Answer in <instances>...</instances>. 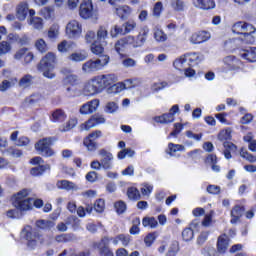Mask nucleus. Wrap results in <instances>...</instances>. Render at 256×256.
<instances>
[{"label": "nucleus", "instance_id": "1", "mask_svg": "<svg viewBox=\"0 0 256 256\" xmlns=\"http://www.w3.org/2000/svg\"><path fill=\"white\" fill-rule=\"evenodd\" d=\"M110 58L108 55H103L97 59H90L82 64V71L85 75H91L97 73V71H103L107 65H109Z\"/></svg>", "mask_w": 256, "mask_h": 256}, {"label": "nucleus", "instance_id": "2", "mask_svg": "<svg viewBox=\"0 0 256 256\" xmlns=\"http://www.w3.org/2000/svg\"><path fill=\"white\" fill-rule=\"evenodd\" d=\"M29 190L23 189L12 198V205L18 211H29L33 209V198H29Z\"/></svg>", "mask_w": 256, "mask_h": 256}, {"label": "nucleus", "instance_id": "3", "mask_svg": "<svg viewBox=\"0 0 256 256\" xmlns=\"http://www.w3.org/2000/svg\"><path fill=\"white\" fill-rule=\"evenodd\" d=\"M103 89L101 88V84H99V80L97 76H93L92 78L88 79L82 89L83 95L85 97H94V95H99Z\"/></svg>", "mask_w": 256, "mask_h": 256}, {"label": "nucleus", "instance_id": "4", "mask_svg": "<svg viewBox=\"0 0 256 256\" xmlns=\"http://www.w3.org/2000/svg\"><path fill=\"white\" fill-rule=\"evenodd\" d=\"M55 141V138L49 137V138H43L39 140L35 144V149L38 152L39 155H42V157H53L55 155V152H53V149H51V144Z\"/></svg>", "mask_w": 256, "mask_h": 256}, {"label": "nucleus", "instance_id": "5", "mask_svg": "<svg viewBox=\"0 0 256 256\" xmlns=\"http://www.w3.org/2000/svg\"><path fill=\"white\" fill-rule=\"evenodd\" d=\"M22 237L26 239L27 246L29 249H35L37 247V243L41 241V236L31 228V226H26L21 233Z\"/></svg>", "mask_w": 256, "mask_h": 256}, {"label": "nucleus", "instance_id": "6", "mask_svg": "<svg viewBox=\"0 0 256 256\" xmlns=\"http://www.w3.org/2000/svg\"><path fill=\"white\" fill-rule=\"evenodd\" d=\"M102 135L101 130H96L84 138L83 145L86 147L89 153H95V151L99 149L97 139H99V137Z\"/></svg>", "mask_w": 256, "mask_h": 256}, {"label": "nucleus", "instance_id": "7", "mask_svg": "<svg viewBox=\"0 0 256 256\" xmlns=\"http://www.w3.org/2000/svg\"><path fill=\"white\" fill-rule=\"evenodd\" d=\"M68 39H79L83 33V26L77 20H71L67 23L65 29Z\"/></svg>", "mask_w": 256, "mask_h": 256}, {"label": "nucleus", "instance_id": "8", "mask_svg": "<svg viewBox=\"0 0 256 256\" xmlns=\"http://www.w3.org/2000/svg\"><path fill=\"white\" fill-rule=\"evenodd\" d=\"M179 113V105H173L169 113H165L161 116L154 117L156 123H161L162 125H169L175 121V115Z\"/></svg>", "mask_w": 256, "mask_h": 256}, {"label": "nucleus", "instance_id": "9", "mask_svg": "<svg viewBox=\"0 0 256 256\" xmlns=\"http://www.w3.org/2000/svg\"><path fill=\"white\" fill-rule=\"evenodd\" d=\"M99 105H100L99 99L97 98L92 99L80 107L79 113L81 115H91L95 113L97 109H99Z\"/></svg>", "mask_w": 256, "mask_h": 256}, {"label": "nucleus", "instance_id": "10", "mask_svg": "<svg viewBox=\"0 0 256 256\" xmlns=\"http://www.w3.org/2000/svg\"><path fill=\"white\" fill-rule=\"evenodd\" d=\"M109 237H103L98 243H95L96 249L99 250L100 256H115L111 248H109Z\"/></svg>", "mask_w": 256, "mask_h": 256}, {"label": "nucleus", "instance_id": "11", "mask_svg": "<svg viewBox=\"0 0 256 256\" xmlns=\"http://www.w3.org/2000/svg\"><path fill=\"white\" fill-rule=\"evenodd\" d=\"M224 63L227 65L230 71H234L235 73H239V71H243V62L237 59L235 56H227L224 59Z\"/></svg>", "mask_w": 256, "mask_h": 256}, {"label": "nucleus", "instance_id": "12", "mask_svg": "<svg viewBox=\"0 0 256 256\" xmlns=\"http://www.w3.org/2000/svg\"><path fill=\"white\" fill-rule=\"evenodd\" d=\"M127 45H130L131 47H133V49H135V36L128 35L126 37L119 39L115 43V51H117L118 53H121L123 49L127 47Z\"/></svg>", "mask_w": 256, "mask_h": 256}, {"label": "nucleus", "instance_id": "13", "mask_svg": "<svg viewBox=\"0 0 256 256\" xmlns=\"http://www.w3.org/2000/svg\"><path fill=\"white\" fill-rule=\"evenodd\" d=\"M96 78L98 79L102 91L110 85H113V83H117V75L115 74H101L97 75Z\"/></svg>", "mask_w": 256, "mask_h": 256}, {"label": "nucleus", "instance_id": "14", "mask_svg": "<svg viewBox=\"0 0 256 256\" xmlns=\"http://www.w3.org/2000/svg\"><path fill=\"white\" fill-rule=\"evenodd\" d=\"M99 155L102 157L100 163L102 164V169L108 170L113 168V154L111 152L101 149Z\"/></svg>", "mask_w": 256, "mask_h": 256}, {"label": "nucleus", "instance_id": "15", "mask_svg": "<svg viewBox=\"0 0 256 256\" xmlns=\"http://www.w3.org/2000/svg\"><path fill=\"white\" fill-rule=\"evenodd\" d=\"M209 39H211V33L207 31H199V32L193 33L189 41L193 45H199L201 43H205V41H209Z\"/></svg>", "mask_w": 256, "mask_h": 256}, {"label": "nucleus", "instance_id": "16", "mask_svg": "<svg viewBox=\"0 0 256 256\" xmlns=\"http://www.w3.org/2000/svg\"><path fill=\"white\" fill-rule=\"evenodd\" d=\"M248 31H255V27L246 22H236L232 26V32L236 33V35H244Z\"/></svg>", "mask_w": 256, "mask_h": 256}, {"label": "nucleus", "instance_id": "17", "mask_svg": "<svg viewBox=\"0 0 256 256\" xmlns=\"http://www.w3.org/2000/svg\"><path fill=\"white\" fill-rule=\"evenodd\" d=\"M79 15L82 19H89L93 15V2L84 0L80 5Z\"/></svg>", "mask_w": 256, "mask_h": 256}, {"label": "nucleus", "instance_id": "18", "mask_svg": "<svg viewBox=\"0 0 256 256\" xmlns=\"http://www.w3.org/2000/svg\"><path fill=\"white\" fill-rule=\"evenodd\" d=\"M56 58L54 53H47L43 57L40 63L37 65V68H52L55 69Z\"/></svg>", "mask_w": 256, "mask_h": 256}, {"label": "nucleus", "instance_id": "19", "mask_svg": "<svg viewBox=\"0 0 256 256\" xmlns=\"http://www.w3.org/2000/svg\"><path fill=\"white\" fill-rule=\"evenodd\" d=\"M147 37H149V29L144 28L140 30L138 35L134 36V49H139V47H143L145 43H147Z\"/></svg>", "mask_w": 256, "mask_h": 256}, {"label": "nucleus", "instance_id": "20", "mask_svg": "<svg viewBox=\"0 0 256 256\" xmlns=\"http://www.w3.org/2000/svg\"><path fill=\"white\" fill-rule=\"evenodd\" d=\"M102 123H105V118L101 115H96L90 118L85 124H82L81 129H93V127L102 125Z\"/></svg>", "mask_w": 256, "mask_h": 256}, {"label": "nucleus", "instance_id": "21", "mask_svg": "<svg viewBox=\"0 0 256 256\" xmlns=\"http://www.w3.org/2000/svg\"><path fill=\"white\" fill-rule=\"evenodd\" d=\"M240 57H242V59H246V61H249L250 63H255L256 47H248L240 50Z\"/></svg>", "mask_w": 256, "mask_h": 256}, {"label": "nucleus", "instance_id": "22", "mask_svg": "<svg viewBox=\"0 0 256 256\" xmlns=\"http://www.w3.org/2000/svg\"><path fill=\"white\" fill-rule=\"evenodd\" d=\"M229 249V236L222 234L218 237L217 240V250L218 253H225Z\"/></svg>", "mask_w": 256, "mask_h": 256}, {"label": "nucleus", "instance_id": "23", "mask_svg": "<svg viewBox=\"0 0 256 256\" xmlns=\"http://www.w3.org/2000/svg\"><path fill=\"white\" fill-rule=\"evenodd\" d=\"M56 187L58 189H63L64 191H77L79 189V186H77V184L69 180L57 181Z\"/></svg>", "mask_w": 256, "mask_h": 256}, {"label": "nucleus", "instance_id": "24", "mask_svg": "<svg viewBox=\"0 0 256 256\" xmlns=\"http://www.w3.org/2000/svg\"><path fill=\"white\" fill-rule=\"evenodd\" d=\"M28 13L29 4H27V2H21L17 7V19H19V21H25V19H27Z\"/></svg>", "mask_w": 256, "mask_h": 256}, {"label": "nucleus", "instance_id": "25", "mask_svg": "<svg viewBox=\"0 0 256 256\" xmlns=\"http://www.w3.org/2000/svg\"><path fill=\"white\" fill-rule=\"evenodd\" d=\"M193 3L198 9H204L205 11L215 9V1L213 0H193Z\"/></svg>", "mask_w": 256, "mask_h": 256}, {"label": "nucleus", "instance_id": "26", "mask_svg": "<svg viewBox=\"0 0 256 256\" xmlns=\"http://www.w3.org/2000/svg\"><path fill=\"white\" fill-rule=\"evenodd\" d=\"M109 37V32L107 31V28L104 26H100L96 33V41H99V43H105L107 45V42L105 41Z\"/></svg>", "mask_w": 256, "mask_h": 256}, {"label": "nucleus", "instance_id": "27", "mask_svg": "<svg viewBox=\"0 0 256 256\" xmlns=\"http://www.w3.org/2000/svg\"><path fill=\"white\" fill-rule=\"evenodd\" d=\"M52 121L54 123L61 122L67 119V114L63 109H56L54 112H52Z\"/></svg>", "mask_w": 256, "mask_h": 256}, {"label": "nucleus", "instance_id": "28", "mask_svg": "<svg viewBox=\"0 0 256 256\" xmlns=\"http://www.w3.org/2000/svg\"><path fill=\"white\" fill-rule=\"evenodd\" d=\"M28 23L31 25V27H33V29H37V31H41V29L44 27L43 18L38 16L29 18Z\"/></svg>", "mask_w": 256, "mask_h": 256}, {"label": "nucleus", "instance_id": "29", "mask_svg": "<svg viewBox=\"0 0 256 256\" xmlns=\"http://www.w3.org/2000/svg\"><path fill=\"white\" fill-rule=\"evenodd\" d=\"M36 226L39 229L49 231V229H53V227H55V222H53L51 220H38V221H36Z\"/></svg>", "mask_w": 256, "mask_h": 256}, {"label": "nucleus", "instance_id": "30", "mask_svg": "<svg viewBox=\"0 0 256 256\" xmlns=\"http://www.w3.org/2000/svg\"><path fill=\"white\" fill-rule=\"evenodd\" d=\"M206 163H208L209 165H212V171H214L215 173H219V171H221V167L217 165L216 155H213V154L208 155L206 158Z\"/></svg>", "mask_w": 256, "mask_h": 256}, {"label": "nucleus", "instance_id": "31", "mask_svg": "<svg viewBox=\"0 0 256 256\" xmlns=\"http://www.w3.org/2000/svg\"><path fill=\"white\" fill-rule=\"evenodd\" d=\"M116 15H118L120 19H127V17L131 15V7L122 6V7L116 8Z\"/></svg>", "mask_w": 256, "mask_h": 256}, {"label": "nucleus", "instance_id": "32", "mask_svg": "<svg viewBox=\"0 0 256 256\" xmlns=\"http://www.w3.org/2000/svg\"><path fill=\"white\" fill-rule=\"evenodd\" d=\"M186 59L191 65H199L201 63V60L203 59V56L199 53H190L188 56H186Z\"/></svg>", "mask_w": 256, "mask_h": 256}, {"label": "nucleus", "instance_id": "33", "mask_svg": "<svg viewBox=\"0 0 256 256\" xmlns=\"http://www.w3.org/2000/svg\"><path fill=\"white\" fill-rule=\"evenodd\" d=\"M32 84H33V76L31 74L24 75L19 81V85L20 87H23V89H27V87H31Z\"/></svg>", "mask_w": 256, "mask_h": 256}, {"label": "nucleus", "instance_id": "34", "mask_svg": "<svg viewBox=\"0 0 256 256\" xmlns=\"http://www.w3.org/2000/svg\"><path fill=\"white\" fill-rule=\"evenodd\" d=\"M90 49L93 55H101L103 51H105V48H103V44H101V42H99L98 40H95L91 44Z\"/></svg>", "mask_w": 256, "mask_h": 256}, {"label": "nucleus", "instance_id": "35", "mask_svg": "<svg viewBox=\"0 0 256 256\" xmlns=\"http://www.w3.org/2000/svg\"><path fill=\"white\" fill-rule=\"evenodd\" d=\"M68 59L70 61H74L75 63H79V62L85 61V59H87V53H85V52H74L68 57Z\"/></svg>", "mask_w": 256, "mask_h": 256}, {"label": "nucleus", "instance_id": "36", "mask_svg": "<svg viewBox=\"0 0 256 256\" xmlns=\"http://www.w3.org/2000/svg\"><path fill=\"white\" fill-rule=\"evenodd\" d=\"M133 80H126L124 83H118L112 86V89L116 90V93L123 91L124 89H131Z\"/></svg>", "mask_w": 256, "mask_h": 256}, {"label": "nucleus", "instance_id": "37", "mask_svg": "<svg viewBox=\"0 0 256 256\" xmlns=\"http://www.w3.org/2000/svg\"><path fill=\"white\" fill-rule=\"evenodd\" d=\"M143 227H150L151 229H156V227L159 225L157 222V219L155 217H145L142 220Z\"/></svg>", "mask_w": 256, "mask_h": 256}, {"label": "nucleus", "instance_id": "38", "mask_svg": "<svg viewBox=\"0 0 256 256\" xmlns=\"http://www.w3.org/2000/svg\"><path fill=\"white\" fill-rule=\"evenodd\" d=\"M127 195L131 201H139V199H141V193L135 187L128 188Z\"/></svg>", "mask_w": 256, "mask_h": 256}, {"label": "nucleus", "instance_id": "39", "mask_svg": "<svg viewBox=\"0 0 256 256\" xmlns=\"http://www.w3.org/2000/svg\"><path fill=\"white\" fill-rule=\"evenodd\" d=\"M78 77L75 74L67 75L63 80L62 83L65 87H73V85H77Z\"/></svg>", "mask_w": 256, "mask_h": 256}, {"label": "nucleus", "instance_id": "40", "mask_svg": "<svg viewBox=\"0 0 256 256\" xmlns=\"http://www.w3.org/2000/svg\"><path fill=\"white\" fill-rule=\"evenodd\" d=\"M122 27L124 29L125 35H129L131 31H135V29L137 28V22H135V20H129V21H126L122 25Z\"/></svg>", "mask_w": 256, "mask_h": 256}, {"label": "nucleus", "instance_id": "41", "mask_svg": "<svg viewBox=\"0 0 256 256\" xmlns=\"http://www.w3.org/2000/svg\"><path fill=\"white\" fill-rule=\"evenodd\" d=\"M41 99H43L41 93H34L25 99V103H27V105H35V103H39Z\"/></svg>", "mask_w": 256, "mask_h": 256}, {"label": "nucleus", "instance_id": "42", "mask_svg": "<svg viewBox=\"0 0 256 256\" xmlns=\"http://www.w3.org/2000/svg\"><path fill=\"white\" fill-rule=\"evenodd\" d=\"M173 65L175 69H178V71H182V69H185V65H187V56H181L180 58H177Z\"/></svg>", "mask_w": 256, "mask_h": 256}, {"label": "nucleus", "instance_id": "43", "mask_svg": "<svg viewBox=\"0 0 256 256\" xmlns=\"http://www.w3.org/2000/svg\"><path fill=\"white\" fill-rule=\"evenodd\" d=\"M183 149H185L183 145L169 143L167 153L173 157L177 151H183Z\"/></svg>", "mask_w": 256, "mask_h": 256}, {"label": "nucleus", "instance_id": "44", "mask_svg": "<svg viewBox=\"0 0 256 256\" xmlns=\"http://www.w3.org/2000/svg\"><path fill=\"white\" fill-rule=\"evenodd\" d=\"M49 169V166L46 165H39L37 167H34L30 170V174L33 175V177H39V175H43L45 171Z\"/></svg>", "mask_w": 256, "mask_h": 256}, {"label": "nucleus", "instance_id": "45", "mask_svg": "<svg viewBox=\"0 0 256 256\" xmlns=\"http://www.w3.org/2000/svg\"><path fill=\"white\" fill-rule=\"evenodd\" d=\"M154 39L158 41V43H165V40L167 39V34L163 32V30L159 28L154 29Z\"/></svg>", "mask_w": 256, "mask_h": 256}, {"label": "nucleus", "instance_id": "46", "mask_svg": "<svg viewBox=\"0 0 256 256\" xmlns=\"http://www.w3.org/2000/svg\"><path fill=\"white\" fill-rule=\"evenodd\" d=\"M59 25L58 24H53L49 30H48V37L54 41V39H57L59 37Z\"/></svg>", "mask_w": 256, "mask_h": 256}, {"label": "nucleus", "instance_id": "47", "mask_svg": "<svg viewBox=\"0 0 256 256\" xmlns=\"http://www.w3.org/2000/svg\"><path fill=\"white\" fill-rule=\"evenodd\" d=\"M170 5L174 11H184L185 1L183 0H171Z\"/></svg>", "mask_w": 256, "mask_h": 256}, {"label": "nucleus", "instance_id": "48", "mask_svg": "<svg viewBox=\"0 0 256 256\" xmlns=\"http://www.w3.org/2000/svg\"><path fill=\"white\" fill-rule=\"evenodd\" d=\"M135 152L131 148H124L120 152H118L117 157L118 159H125L126 157H133Z\"/></svg>", "mask_w": 256, "mask_h": 256}, {"label": "nucleus", "instance_id": "49", "mask_svg": "<svg viewBox=\"0 0 256 256\" xmlns=\"http://www.w3.org/2000/svg\"><path fill=\"white\" fill-rule=\"evenodd\" d=\"M194 237H195V232H193V229L187 227L182 231L183 241H192Z\"/></svg>", "mask_w": 256, "mask_h": 256}, {"label": "nucleus", "instance_id": "50", "mask_svg": "<svg viewBox=\"0 0 256 256\" xmlns=\"http://www.w3.org/2000/svg\"><path fill=\"white\" fill-rule=\"evenodd\" d=\"M119 105L116 102H108L104 108L105 113H117Z\"/></svg>", "mask_w": 256, "mask_h": 256}, {"label": "nucleus", "instance_id": "51", "mask_svg": "<svg viewBox=\"0 0 256 256\" xmlns=\"http://www.w3.org/2000/svg\"><path fill=\"white\" fill-rule=\"evenodd\" d=\"M253 33H255V31H248L247 33H245L241 38L243 43H246L248 45L255 43V37H253Z\"/></svg>", "mask_w": 256, "mask_h": 256}, {"label": "nucleus", "instance_id": "52", "mask_svg": "<svg viewBox=\"0 0 256 256\" xmlns=\"http://www.w3.org/2000/svg\"><path fill=\"white\" fill-rule=\"evenodd\" d=\"M38 71H41L43 73V77H46V79H55L56 75L53 72L54 68H37Z\"/></svg>", "mask_w": 256, "mask_h": 256}, {"label": "nucleus", "instance_id": "53", "mask_svg": "<svg viewBox=\"0 0 256 256\" xmlns=\"http://www.w3.org/2000/svg\"><path fill=\"white\" fill-rule=\"evenodd\" d=\"M64 95L68 99H73L77 97V88L73 86H67L66 89L64 90Z\"/></svg>", "mask_w": 256, "mask_h": 256}, {"label": "nucleus", "instance_id": "54", "mask_svg": "<svg viewBox=\"0 0 256 256\" xmlns=\"http://www.w3.org/2000/svg\"><path fill=\"white\" fill-rule=\"evenodd\" d=\"M71 45H73V43L68 42L67 40H63L58 44V51L60 53H67V51L71 49Z\"/></svg>", "mask_w": 256, "mask_h": 256}, {"label": "nucleus", "instance_id": "55", "mask_svg": "<svg viewBox=\"0 0 256 256\" xmlns=\"http://www.w3.org/2000/svg\"><path fill=\"white\" fill-rule=\"evenodd\" d=\"M240 156L243 157V159H246V161H249V163H255L256 161V157L248 153L245 148H242L240 150Z\"/></svg>", "mask_w": 256, "mask_h": 256}, {"label": "nucleus", "instance_id": "56", "mask_svg": "<svg viewBox=\"0 0 256 256\" xmlns=\"http://www.w3.org/2000/svg\"><path fill=\"white\" fill-rule=\"evenodd\" d=\"M139 225H141V219L135 218L133 220V225L130 228L131 235H139V232H140Z\"/></svg>", "mask_w": 256, "mask_h": 256}, {"label": "nucleus", "instance_id": "57", "mask_svg": "<svg viewBox=\"0 0 256 256\" xmlns=\"http://www.w3.org/2000/svg\"><path fill=\"white\" fill-rule=\"evenodd\" d=\"M110 35L113 38L117 37L118 35H125V29L119 25H115L113 28H111Z\"/></svg>", "mask_w": 256, "mask_h": 256}, {"label": "nucleus", "instance_id": "58", "mask_svg": "<svg viewBox=\"0 0 256 256\" xmlns=\"http://www.w3.org/2000/svg\"><path fill=\"white\" fill-rule=\"evenodd\" d=\"M35 47L40 53H45L47 51V43L42 38L35 42Z\"/></svg>", "mask_w": 256, "mask_h": 256}, {"label": "nucleus", "instance_id": "59", "mask_svg": "<svg viewBox=\"0 0 256 256\" xmlns=\"http://www.w3.org/2000/svg\"><path fill=\"white\" fill-rule=\"evenodd\" d=\"M218 139L220 141H231V130H222L219 134H218Z\"/></svg>", "mask_w": 256, "mask_h": 256}, {"label": "nucleus", "instance_id": "60", "mask_svg": "<svg viewBox=\"0 0 256 256\" xmlns=\"http://www.w3.org/2000/svg\"><path fill=\"white\" fill-rule=\"evenodd\" d=\"M245 212V208L243 206H235L232 211H231V216L232 217H236V218H240L243 213Z\"/></svg>", "mask_w": 256, "mask_h": 256}, {"label": "nucleus", "instance_id": "61", "mask_svg": "<svg viewBox=\"0 0 256 256\" xmlns=\"http://www.w3.org/2000/svg\"><path fill=\"white\" fill-rule=\"evenodd\" d=\"M114 207H115L118 215H121V214L125 213V211H127V204H125V202H123V201L116 202Z\"/></svg>", "mask_w": 256, "mask_h": 256}, {"label": "nucleus", "instance_id": "62", "mask_svg": "<svg viewBox=\"0 0 256 256\" xmlns=\"http://www.w3.org/2000/svg\"><path fill=\"white\" fill-rule=\"evenodd\" d=\"M58 256H90V254H89V252H80L77 254L73 250H64Z\"/></svg>", "mask_w": 256, "mask_h": 256}, {"label": "nucleus", "instance_id": "63", "mask_svg": "<svg viewBox=\"0 0 256 256\" xmlns=\"http://www.w3.org/2000/svg\"><path fill=\"white\" fill-rule=\"evenodd\" d=\"M178 252H179V244L177 242H173L170 245V247L166 253V256H175V255H177Z\"/></svg>", "mask_w": 256, "mask_h": 256}, {"label": "nucleus", "instance_id": "64", "mask_svg": "<svg viewBox=\"0 0 256 256\" xmlns=\"http://www.w3.org/2000/svg\"><path fill=\"white\" fill-rule=\"evenodd\" d=\"M94 209L97 213H103L105 211V200L98 199L94 204Z\"/></svg>", "mask_w": 256, "mask_h": 256}]
</instances>
